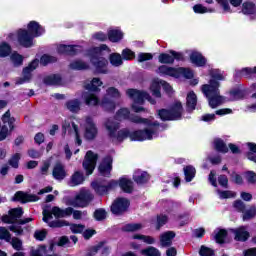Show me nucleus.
I'll return each mask as SVG.
<instances>
[{"label":"nucleus","mask_w":256,"mask_h":256,"mask_svg":"<svg viewBox=\"0 0 256 256\" xmlns=\"http://www.w3.org/2000/svg\"><path fill=\"white\" fill-rule=\"evenodd\" d=\"M20 159H21V154H19V153H16V154H14L11 158H10V160H9V165L11 166V167H13L14 169H17L18 167H19V161H20Z\"/></svg>","instance_id":"55"},{"label":"nucleus","mask_w":256,"mask_h":256,"mask_svg":"<svg viewBox=\"0 0 256 256\" xmlns=\"http://www.w3.org/2000/svg\"><path fill=\"white\" fill-rule=\"evenodd\" d=\"M9 243H11L13 249L16 251H21L23 249V242L17 237L10 238Z\"/></svg>","instance_id":"53"},{"label":"nucleus","mask_w":256,"mask_h":256,"mask_svg":"<svg viewBox=\"0 0 256 256\" xmlns=\"http://www.w3.org/2000/svg\"><path fill=\"white\" fill-rule=\"evenodd\" d=\"M200 256H213L215 255V252L213 249L206 247V246H201L200 251H199Z\"/></svg>","instance_id":"59"},{"label":"nucleus","mask_w":256,"mask_h":256,"mask_svg":"<svg viewBox=\"0 0 256 256\" xmlns=\"http://www.w3.org/2000/svg\"><path fill=\"white\" fill-rule=\"evenodd\" d=\"M52 214L54 215V217H56V219H61L63 217H71V215H73V208L68 207L66 209H61L57 206H54L52 208Z\"/></svg>","instance_id":"24"},{"label":"nucleus","mask_w":256,"mask_h":256,"mask_svg":"<svg viewBox=\"0 0 256 256\" xmlns=\"http://www.w3.org/2000/svg\"><path fill=\"white\" fill-rule=\"evenodd\" d=\"M110 63L113 65V67H121V65H123V58L121 57V54H111Z\"/></svg>","instance_id":"44"},{"label":"nucleus","mask_w":256,"mask_h":256,"mask_svg":"<svg viewBox=\"0 0 256 256\" xmlns=\"http://www.w3.org/2000/svg\"><path fill=\"white\" fill-rule=\"evenodd\" d=\"M122 57L126 61H131V59H135V52L129 50V49H124L122 51Z\"/></svg>","instance_id":"61"},{"label":"nucleus","mask_w":256,"mask_h":256,"mask_svg":"<svg viewBox=\"0 0 256 256\" xmlns=\"http://www.w3.org/2000/svg\"><path fill=\"white\" fill-rule=\"evenodd\" d=\"M161 87H163L164 91L171 95L173 88L169 83L163 80L155 79L152 81L150 85V91L154 97H157L158 99L161 98Z\"/></svg>","instance_id":"12"},{"label":"nucleus","mask_w":256,"mask_h":256,"mask_svg":"<svg viewBox=\"0 0 256 256\" xmlns=\"http://www.w3.org/2000/svg\"><path fill=\"white\" fill-rule=\"evenodd\" d=\"M71 127L74 131L77 145H81L82 141H81V137H79V127H77V125L73 121H71V119L65 120L62 124V128L64 131H69Z\"/></svg>","instance_id":"20"},{"label":"nucleus","mask_w":256,"mask_h":256,"mask_svg":"<svg viewBox=\"0 0 256 256\" xmlns=\"http://www.w3.org/2000/svg\"><path fill=\"white\" fill-rule=\"evenodd\" d=\"M133 180L135 183H137V185H143L149 181V174L141 170H136L133 175Z\"/></svg>","instance_id":"26"},{"label":"nucleus","mask_w":256,"mask_h":256,"mask_svg":"<svg viewBox=\"0 0 256 256\" xmlns=\"http://www.w3.org/2000/svg\"><path fill=\"white\" fill-rule=\"evenodd\" d=\"M60 55H77L82 51L81 46H73V45H59L57 49Z\"/></svg>","instance_id":"19"},{"label":"nucleus","mask_w":256,"mask_h":256,"mask_svg":"<svg viewBox=\"0 0 256 256\" xmlns=\"http://www.w3.org/2000/svg\"><path fill=\"white\" fill-rule=\"evenodd\" d=\"M143 229V225L141 224H126L123 227V231L133 232V231H139Z\"/></svg>","instance_id":"57"},{"label":"nucleus","mask_w":256,"mask_h":256,"mask_svg":"<svg viewBox=\"0 0 256 256\" xmlns=\"http://www.w3.org/2000/svg\"><path fill=\"white\" fill-rule=\"evenodd\" d=\"M227 237V230L225 229H216L214 231V239L216 243H219L222 245V243H225V238Z\"/></svg>","instance_id":"34"},{"label":"nucleus","mask_w":256,"mask_h":256,"mask_svg":"<svg viewBox=\"0 0 256 256\" xmlns=\"http://www.w3.org/2000/svg\"><path fill=\"white\" fill-rule=\"evenodd\" d=\"M48 225L53 229H55V228L67 227L69 225V222H67L66 220H53V221H50Z\"/></svg>","instance_id":"52"},{"label":"nucleus","mask_w":256,"mask_h":256,"mask_svg":"<svg viewBox=\"0 0 256 256\" xmlns=\"http://www.w3.org/2000/svg\"><path fill=\"white\" fill-rule=\"evenodd\" d=\"M21 217H23V208H13L9 210L8 215L2 216V221L3 223H12L9 227L12 233H16V235H23V228L19 225H27V223H31V221H33V218L29 217L21 219ZM17 222L19 225L15 224Z\"/></svg>","instance_id":"3"},{"label":"nucleus","mask_w":256,"mask_h":256,"mask_svg":"<svg viewBox=\"0 0 256 256\" xmlns=\"http://www.w3.org/2000/svg\"><path fill=\"white\" fill-rule=\"evenodd\" d=\"M72 215L73 219L79 220L82 219L83 217H87V211L74 210L72 208Z\"/></svg>","instance_id":"63"},{"label":"nucleus","mask_w":256,"mask_h":256,"mask_svg":"<svg viewBox=\"0 0 256 256\" xmlns=\"http://www.w3.org/2000/svg\"><path fill=\"white\" fill-rule=\"evenodd\" d=\"M11 55V46L7 42L0 44V57H9Z\"/></svg>","instance_id":"47"},{"label":"nucleus","mask_w":256,"mask_h":256,"mask_svg":"<svg viewBox=\"0 0 256 256\" xmlns=\"http://www.w3.org/2000/svg\"><path fill=\"white\" fill-rule=\"evenodd\" d=\"M156 73H158V75H168L169 77H177V75H179V72H177V69L173 67H169L167 65L160 66L157 69Z\"/></svg>","instance_id":"25"},{"label":"nucleus","mask_w":256,"mask_h":256,"mask_svg":"<svg viewBox=\"0 0 256 256\" xmlns=\"http://www.w3.org/2000/svg\"><path fill=\"white\" fill-rule=\"evenodd\" d=\"M97 159H99V156L93 151L89 150L84 158L83 161V168L85 169L87 175H91L93 171H95V167L97 165Z\"/></svg>","instance_id":"13"},{"label":"nucleus","mask_w":256,"mask_h":256,"mask_svg":"<svg viewBox=\"0 0 256 256\" xmlns=\"http://www.w3.org/2000/svg\"><path fill=\"white\" fill-rule=\"evenodd\" d=\"M83 99L85 100L86 105L90 107H95V105H99V97L91 92H84L82 94Z\"/></svg>","instance_id":"28"},{"label":"nucleus","mask_w":256,"mask_h":256,"mask_svg":"<svg viewBox=\"0 0 256 256\" xmlns=\"http://www.w3.org/2000/svg\"><path fill=\"white\" fill-rule=\"evenodd\" d=\"M246 177V181H248V183H256V174L253 171H248L245 174Z\"/></svg>","instance_id":"64"},{"label":"nucleus","mask_w":256,"mask_h":256,"mask_svg":"<svg viewBox=\"0 0 256 256\" xmlns=\"http://www.w3.org/2000/svg\"><path fill=\"white\" fill-rule=\"evenodd\" d=\"M214 147L216 151H219L220 153H228L229 151L227 144H225V142L221 139L214 140Z\"/></svg>","instance_id":"42"},{"label":"nucleus","mask_w":256,"mask_h":256,"mask_svg":"<svg viewBox=\"0 0 256 256\" xmlns=\"http://www.w3.org/2000/svg\"><path fill=\"white\" fill-rule=\"evenodd\" d=\"M158 115L162 121H177L183 115V105L181 102H175L170 110L162 109L158 111Z\"/></svg>","instance_id":"8"},{"label":"nucleus","mask_w":256,"mask_h":256,"mask_svg":"<svg viewBox=\"0 0 256 256\" xmlns=\"http://www.w3.org/2000/svg\"><path fill=\"white\" fill-rule=\"evenodd\" d=\"M105 127L111 139H116L117 141H123V139H127V137H129L131 141H147L153 139V137H157V129L136 130L132 133L127 129H123L117 132L119 123L113 121V119H108L105 123Z\"/></svg>","instance_id":"1"},{"label":"nucleus","mask_w":256,"mask_h":256,"mask_svg":"<svg viewBox=\"0 0 256 256\" xmlns=\"http://www.w3.org/2000/svg\"><path fill=\"white\" fill-rule=\"evenodd\" d=\"M52 176L56 181H63L67 177V171H65V166L61 163H56L52 170Z\"/></svg>","instance_id":"22"},{"label":"nucleus","mask_w":256,"mask_h":256,"mask_svg":"<svg viewBox=\"0 0 256 256\" xmlns=\"http://www.w3.org/2000/svg\"><path fill=\"white\" fill-rule=\"evenodd\" d=\"M256 73V67L254 68H243L242 70H238L235 73V77H250Z\"/></svg>","instance_id":"43"},{"label":"nucleus","mask_w":256,"mask_h":256,"mask_svg":"<svg viewBox=\"0 0 256 256\" xmlns=\"http://www.w3.org/2000/svg\"><path fill=\"white\" fill-rule=\"evenodd\" d=\"M117 121H123L124 119H129L132 123H137L138 125H147L148 127H159L157 121L153 122V117L142 118L138 115H130L129 109L121 108L116 113Z\"/></svg>","instance_id":"6"},{"label":"nucleus","mask_w":256,"mask_h":256,"mask_svg":"<svg viewBox=\"0 0 256 256\" xmlns=\"http://www.w3.org/2000/svg\"><path fill=\"white\" fill-rule=\"evenodd\" d=\"M140 253L141 255L144 256H161V252L159 251V249L153 246H149L146 249H142Z\"/></svg>","instance_id":"41"},{"label":"nucleus","mask_w":256,"mask_h":256,"mask_svg":"<svg viewBox=\"0 0 256 256\" xmlns=\"http://www.w3.org/2000/svg\"><path fill=\"white\" fill-rule=\"evenodd\" d=\"M72 233H83L85 231V225L83 224H72L70 225Z\"/></svg>","instance_id":"62"},{"label":"nucleus","mask_w":256,"mask_h":256,"mask_svg":"<svg viewBox=\"0 0 256 256\" xmlns=\"http://www.w3.org/2000/svg\"><path fill=\"white\" fill-rule=\"evenodd\" d=\"M55 62H57V58L55 56H49L45 54L40 58V64L44 66L49 65V63H55Z\"/></svg>","instance_id":"54"},{"label":"nucleus","mask_w":256,"mask_h":256,"mask_svg":"<svg viewBox=\"0 0 256 256\" xmlns=\"http://www.w3.org/2000/svg\"><path fill=\"white\" fill-rule=\"evenodd\" d=\"M84 137L85 139H88V141H92V139L97 137V126H95L93 118L91 117L86 118Z\"/></svg>","instance_id":"15"},{"label":"nucleus","mask_w":256,"mask_h":256,"mask_svg":"<svg viewBox=\"0 0 256 256\" xmlns=\"http://www.w3.org/2000/svg\"><path fill=\"white\" fill-rule=\"evenodd\" d=\"M242 13L244 15H253L256 13V6L253 2H244L242 5Z\"/></svg>","instance_id":"36"},{"label":"nucleus","mask_w":256,"mask_h":256,"mask_svg":"<svg viewBox=\"0 0 256 256\" xmlns=\"http://www.w3.org/2000/svg\"><path fill=\"white\" fill-rule=\"evenodd\" d=\"M129 209V200L127 198H118L111 206L114 215H121Z\"/></svg>","instance_id":"14"},{"label":"nucleus","mask_w":256,"mask_h":256,"mask_svg":"<svg viewBox=\"0 0 256 256\" xmlns=\"http://www.w3.org/2000/svg\"><path fill=\"white\" fill-rule=\"evenodd\" d=\"M210 75L212 79L209 81V84L202 85L201 91L208 99L209 106L212 109H216V107H219L225 101V98L221 96V92L219 91V81H223L224 77L218 70H212Z\"/></svg>","instance_id":"2"},{"label":"nucleus","mask_w":256,"mask_h":256,"mask_svg":"<svg viewBox=\"0 0 256 256\" xmlns=\"http://www.w3.org/2000/svg\"><path fill=\"white\" fill-rule=\"evenodd\" d=\"M39 196L35 194L25 193L23 191H18L14 195V201H20V203H32L39 201Z\"/></svg>","instance_id":"16"},{"label":"nucleus","mask_w":256,"mask_h":256,"mask_svg":"<svg viewBox=\"0 0 256 256\" xmlns=\"http://www.w3.org/2000/svg\"><path fill=\"white\" fill-rule=\"evenodd\" d=\"M256 216V207L251 206L250 209L244 210L243 212V221H249L250 219H253Z\"/></svg>","instance_id":"48"},{"label":"nucleus","mask_w":256,"mask_h":256,"mask_svg":"<svg viewBox=\"0 0 256 256\" xmlns=\"http://www.w3.org/2000/svg\"><path fill=\"white\" fill-rule=\"evenodd\" d=\"M71 69H76L77 71H81L83 69H89V64L81 61V60H76L70 64Z\"/></svg>","instance_id":"46"},{"label":"nucleus","mask_w":256,"mask_h":256,"mask_svg":"<svg viewBox=\"0 0 256 256\" xmlns=\"http://www.w3.org/2000/svg\"><path fill=\"white\" fill-rule=\"evenodd\" d=\"M173 239H175V232L167 231L160 235L161 247H171L173 244Z\"/></svg>","instance_id":"23"},{"label":"nucleus","mask_w":256,"mask_h":256,"mask_svg":"<svg viewBox=\"0 0 256 256\" xmlns=\"http://www.w3.org/2000/svg\"><path fill=\"white\" fill-rule=\"evenodd\" d=\"M230 99L231 101H239L241 99H245V90L234 89L230 91Z\"/></svg>","instance_id":"40"},{"label":"nucleus","mask_w":256,"mask_h":256,"mask_svg":"<svg viewBox=\"0 0 256 256\" xmlns=\"http://www.w3.org/2000/svg\"><path fill=\"white\" fill-rule=\"evenodd\" d=\"M119 187L124 193H133V181L127 178H121L119 180Z\"/></svg>","instance_id":"30"},{"label":"nucleus","mask_w":256,"mask_h":256,"mask_svg":"<svg viewBox=\"0 0 256 256\" xmlns=\"http://www.w3.org/2000/svg\"><path fill=\"white\" fill-rule=\"evenodd\" d=\"M233 207L238 213H245V203L241 200H236L233 203Z\"/></svg>","instance_id":"60"},{"label":"nucleus","mask_w":256,"mask_h":256,"mask_svg":"<svg viewBox=\"0 0 256 256\" xmlns=\"http://www.w3.org/2000/svg\"><path fill=\"white\" fill-rule=\"evenodd\" d=\"M176 61H184L185 56L181 52L170 50L169 53H162L158 56L159 63L164 65H173Z\"/></svg>","instance_id":"11"},{"label":"nucleus","mask_w":256,"mask_h":256,"mask_svg":"<svg viewBox=\"0 0 256 256\" xmlns=\"http://www.w3.org/2000/svg\"><path fill=\"white\" fill-rule=\"evenodd\" d=\"M217 193H218L220 199H231L233 197H236V195H237L235 192L229 191V190H227V191L218 190Z\"/></svg>","instance_id":"56"},{"label":"nucleus","mask_w":256,"mask_h":256,"mask_svg":"<svg viewBox=\"0 0 256 256\" xmlns=\"http://www.w3.org/2000/svg\"><path fill=\"white\" fill-rule=\"evenodd\" d=\"M45 85H61V76L54 74L44 78Z\"/></svg>","instance_id":"38"},{"label":"nucleus","mask_w":256,"mask_h":256,"mask_svg":"<svg viewBox=\"0 0 256 256\" xmlns=\"http://www.w3.org/2000/svg\"><path fill=\"white\" fill-rule=\"evenodd\" d=\"M10 59L14 65V67H21V65H23V56H21L17 52L12 53L10 56Z\"/></svg>","instance_id":"45"},{"label":"nucleus","mask_w":256,"mask_h":256,"mask_svg":"<svg viewBox=\"0 0 256 256\" xmlns=\"http://www.w3.org/2000/svg\"><path fill=\"white\" fill-rule=\"evenodd\" d=\"M108 39L112 43H117L123 39V32L121 30H110L108 32Z\"/></svg>","instance_id":"35"},{"label":"nucleus","mask_w":256,"mask_h":256,"mask_svg":"<svg viewBox=\"0 0 256 256\" xmlns=\"http://www.w3.org/2000/svg\"><path fill=\"white\" fill-rule=\"evenodd\" d=\"M91 201H93V194L91 191L83 189L74 199L70 200V205L72 207H87Z\"/></svg>","instance_id":"10"},{"label":"nucleus","mask_w":256,"mask_h":256,"mask_svg":"<svg viewBox=\"0 0 256 256\" xmlns=\"http://www.w3.org/2000/svg\"><path fill=\"white\" fill-rule=\"evenodd\" d=\"M109 49L107 45H102L100 48H94V54L91 57V63L96 67L98 73H107V59L103 58V52Z\"/></svg>","instance_id":"7"},{"label":"nucleus","mask_w":256,"mask_h":256,"mask_svg":"<svg viewBox=\"0 0 256 256\" xmlns=\"http://www.w3.org/2000/svg\"><path fill=\"white\" fill-rule=\"evenodd\" d=\"M186 105L188 111H193L197 107V94L195 92L191 91L187 94Z\"/></svg>","instance_id":"29"},{"label":"nucleus","mask_w":256,"mask_h":256,"mask_svg":"<svg viewBox=\"0 0 256 256\" xmlns=\"http://www.w3.org/2000/svg\"><path fill=\"white\" fill-rule=\"evenodd\" d=\"M2 121L3 123H8L11 130L14 129L15 126H13V123H15V119L11 117V112L9 110L2 116Z\"/></svg>","instance_id":"49"},{"label":"nucleus","mask_w":256,"mask_h":256,"mask_svg":"<svg viewBox=\"0 0 256 256\" xmlns=\"http://www.w3.org/2000/svg\"><path fill=\"white\" fill-rule=\"evenodd\" d=\"M190 61L197 67H203L207 63V59L199 52H192L190 55Z\"/></svg>","instance_id":"27"},{"label":"nucleus","mask_w":256,"mask_h":256,"mask_svg":"<svg viewBox=\"0 0 256 256\" xmlns=\"http://www.w3.org/2000/svg\"><path fill=\"white\" fill-rule=\"evenodd\" d=\"M101 85H103V82H101L99 78H93L92 81L88 84H85L84 87L87 91L93 93L95 91H99V87H101Z\"/></svg>","instance_id":"33"},{"label":"nucleus","mask_w":256,"mask_h":256,"mask_svg":"<svg viewBox=\"0 0 256 256\" xmlns=\"http://www.w3.org/2000/svg\"><path fill=\"white\" fill-rule=\"evenodd\" d=\"M183 171H184V175H185V181L187 183H191V181H193V179H195L197 170L195 169V167L188 165V166L184 167Z\"/></svg>","instance_id":"31"},{"label":"nucleus","mask_w":256,"mask_h":256,"mask_svg":"<svg viewBox=\"0 0 256 256\" xmlns=\"http://www.w3.org/2000/svg\"><path fill=\"white\" fill-rule=\"evenodd\" d=\"M0 239H4V241H11V233L5 227H0Z\"/></svg>","instance_id":"58"},{"label":"nucleus","mask_w":256,"mask_h":256,"mask_svg":"<svg viewBox=\"0 0 256 256\" xmlns=\"http://www.w3.org/2000/svg\"><path fill=\"white\" fill-rule=\"evenodd\" d=\"M85 181V178L83 176V173L80 171H76L72 176H71V185L72 187H75L77 185H81Z\"/></svg>","instance_id":"39"},{"label":"nucleus","mask_w":256,"mask_h":256,"mask_svg":"<svg viewBox=\"0 0 256 256\" xmlns=\"http://www.w3.org/2000/svg\"><path fill=\"white\" fill-rule=\"evenodd\" d=\"M194 13H215V9H208L202 4H196L193 7Z\"/></svg>","instance_id":"51"},{"label":"nucleus","mask_w":256,"mask_h":256,"mask_svg":"<svg viewBox=\"0 0 256 256\" xmlns=\"http://www.w3.org/2000/svg\"><path fill=\"white\" fill-rule=\"evenodd\" d=\"M98 169L99 173L102 174L103 177H109L113 169V158H111V156L104 158Z\"/></svg>","instance_id":"17"},{"label":"nucleus","mask_w":256,"mask_h":256,"mask_svg":"<svg viewBox=\"0 0 256 256\" xmlns=\"http://www.w3.org/2000/svg\"><path fill=\"white\" fill-rule=\"evenodd\" d=\"M66 107L71 113H79L81 111V101L79 99H73L66 102Z\"/></svg>","instance_id":"32"},{"label":"nucleus","mask_w":256,"mask_h":256,"mask_svg":"<svg viewBox=\"0 0 256 256\" xmlns=\"http://www.w3.org/2000/svg\"><path fill=\"white\" fill-rule=\"evenodd\" d=\"M232 233L234 234L235 241L245 242L250 237L249 231H247V228L245 226L232 229Z\"/></svg>","instance_id":"21"},{"label":"nucleus","mask_w":256,"mask_h":256,"mask_svg":"<svg viewBox=\"0 0 256 256\" xmlns=\"http://www.w3.org/2000/svg\"><path fill=\"white\" fill-rule=\"evenodd\" d=\"M45 33V29L35 21H31L28 24V31L20 29L18 31V42L22 47H33V38L41 37Z\"/></svg>","instance_id":"4"},{"label":"nucleus","mask_w":256,"mask_h":256,"mask_svg":"<svg viewBox=\"0 0 256 256\" xmlns=\"http://www.w3.org/2000/svg\"><path fill=\"white\" fill-rule=\"evenodd\" d=\"M31 73L32 71L29 68L23 69V77L16 79V85H23V83H29L31 81Z\"/></svg>","instance_id":"37"},{"label":"nucleus","mask_w":256,"mask_h":256,"mask_svg":"<svg viewBox=\"0 0 256 256\" xmlns=\"http://www.w3.org/2000/svg\"><path fill=\"white\" fill-rule=\"evenodd\" d=\"M107 97H111L112 99H120L121 92L115 87H110L106 90V96L100 102L101 107L106 111H115V102L110 100Z\"/></svg>","instance_id":"9"},{"label":"nucleus","mask_w":256,"mask_h":256,"mask_svg":"<svg viewBox=\"0 0 256 256\" xmlns=\"http://www.w3.org/2000/svg\"><path fill=\"white\" fill-rule=\"evenodd\" d=\"M133 239H139L140 241H143L144 243H147L148 245H153V243H155V238H153L151 236L141 235V234L134 235Z\"/></svg>","instance_id":"50"},{"label":"nucleus","mask_w":256,"mask_h":256,"mask_svg":"<svg viewBox=\"0 0 256 256\" xmlns=\"http://www.w3.org/2000/svg\"><path fill=\"white\" fill-rule=\"evenodd\" d=\"M118 183L115 180H111L108 185H101L98 182H92V187L96 191V193H99V195H105L109 189H115L117 187Z\"/></svg>","instance_id":"18"},{"label":"nucleus","mask_w":256,"mask_h":256,"mask_svg":"<svg viewBox=\"0 0 256 256\" xmlns=\"http://www.w3.org/2000/svg\"><path fill=\"white\" fill-rule=\"evenodd\" d=\"M126 95L133 101L132 109L135 113H141V111H145V108L142 106L146 101H149L151 105H155V99L151 98V95L145 91L137 90V89H128L126 90Z\"/></svg>","instance_id":"5"}]
</instances>
